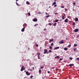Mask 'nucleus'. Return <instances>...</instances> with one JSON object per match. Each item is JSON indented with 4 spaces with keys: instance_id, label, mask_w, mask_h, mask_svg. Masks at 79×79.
I'll return each instance as SVG.
<instances>
[{
    "instance_id": "obj_1",
    "label": "nucleus",
    "mask_w": 79,
    "mask_h": 79,
    "mask_svg": "<svg viewBox=\"0 0 79 79\" xmlns=\"http://www.w3.org/2000/svg\"><path fill=\"white\" fill-rule=\"evenodd\" d=\"M25 69H26V68H24V66H23L21 67L20 71H23V70H25Z\"/></svg>"
},
{
    "instance_id": "obj_2",
    "label": "nucleus",
    "mask_w": 79,
    "mask_h": 79,
    "mask_svg": "<svg viewBox=\"0 0 79 79\" xmlns=\"http://www.w3.org/2000/svg\"><path fill=\"white\" fill-rule=\"evenodd\" d=\"M44 54H45V53H48V52H48V50H47V49H44Z\"/></svg>"
},
{
    "instance_id": "obj_3",
    "label": "nucleus",
    "mask_w": 79,
    "mask_h": 79,
    "mask_svg": "<svg viewBox=\"0 0 79 79\" xmlns=\"http://www.w3.org/2000/svg\"><path fill=\"white\" fill-rule=\"evenodd\" d=\"M26 74L27 75V76H29V75H30V73H29V72L27 71L26 72Z\"/></svg>"
},
{
    "instance_id": "obj_4",
    "label": "nucleus",
    "mask_w": 79,
    "mask_h": 79,
    "mask_svg": "<svg viewBox=\"0 0 79 79\" xmlns=\"http://www.w3.org/2000/svg\"><path fill=\"white\" fill-rule=\"evenodd\" d=\"M78 31H79V29L77 28L74 30V32H78Z\"/></svg>"
},
{
    "instance_id": "obj_5",
    "label": "nucleus",
    "mask_w": 79,
    "mask_h": 79,
    "mask_svg": "<svg viewBox=\"0 0 79 79\" xmlns=\"http://www.w3.org/2000/svg\"><path fill=\"white\" fill-rule=\"evenodd\" d=\"M33 21H34V22H36V21H37V19H35V18H34L33 19Z\"/></svg>"
},
{
    "instance_id": "obj_6",
    "label": "nucleus",
    "mask_w": 79,
    "mask_h": 79,
    "mask_svg": "<svg viewBox=\"0 0 79 79\" xmlns=\"http://www.w3.org/2000/svg\"><path fill=\"white\" fill-rule=\"evenodd\" d=\"M60 44H64V41L63 40H61L59 42Z\"/></svg>"
},
{
    "instance_id": "obj_7",
    "label": "nucleus",
    "mask_w": 79,
    "mask_h": 79,
    "mask_svg": "<svg viewBox=\"0 0 79 79\" xmlns=\"http://www.w3.org/2000/svg\"><path fill=\"white\" fill-rule=\"evenodd\" d=\"M25 29V27H23L21 30L22 32H24V31Z\"/></svg>"
},
{
    "instance_id": "obj_8",
    "label": "nucleus",
    "mask_w": 79,
    "mask_h": 79,
    "mask_svg": "<svg viewBox=\"0 0 79 79\" xmlns=\"http://www.w3.org/2000/svg\"><path fill=\"white\" fill-rule=\"evenodd\" d=\"M68 19H66L64 21V22L65 23H68Z\"/></svg>"
},
{
    "instance_id": "obj_9",
    "label": "nucleus",
    "mask_w": 79,
    "mask_h": 79,
    "mask_svg": "<svg viewBox=\"0 0 79 79\" xmlns=\"http://www.w3.org/2000/svg\"><path fill=\"white\" fill-rule=\"evenodd\" d=\"M75 21H76V22H77V21H78V18H76L75 19Z\"/></svg>"
},
{
    "instance_id": "obj_10",
    "label": "nucleus",
    "mask_w": 79,
    "mask_h": 79,
    "mask_svg": "<svg viewBox=\"0 0 79 79\" xmlns=\"http://www.w3.org/2000/svg\"><path fill=\"white\" fill-rule=\"evenodd\" d=\"M74 64H69V66H70V67H72V66H74Z\"/></svg>"
},
{
    "instance_id": "obj_11",
    "label": "nucleus",
    "mask_w": 79,
    "mask_h": 79,
    "mask_svg": "<svg viewBox=\"0 0 79 79\" xmlns=\"http://www.w3.org/2000/svg\"><path fill=\"white\" fill-rule=\"evenodd\" d=\"M56 2H54L52 4V6H53V5H56Z\"/></svg>"
},
{
    "instance_id": "obj_12",
    "label": "nucleus",
    "mask_w": 79,
    "mask_h": 79,
    "mask_svg": "<svg viewBox=\"0 0 79 79\" xmlns=\"http://www.w3.org/2000/svg\"><path fill=\"white\" fill-rule=\"evenodd\" d=\"M59 48H60V47H56L54 48V50H56V49H59Z\"/></svg>"
},
{
    "instance_id": "obj_13",
    "label": "nucleus",
    "mask_w": 79,
    "mask_h": 79,
    "mask_svg": "<svg viewBox=\"0 0 79 79\" xmlns=\"http://www.w3.org/2000/svg\"><path fill=\"white\" fill-rule=\"evenodd\" d=\"M59 58H60V56H57L55 57V59H56V58H58V59H59Z\"/></svg>"
},
{
    "instance_id": "obj_14",
    "label": "nucleus",
    "mask_w": 79,
    "mask_h": 79,
    "mask_svg": "<svg viewBox=\"0 0 79 79\" xmlns=\"http://www.w3.org/2000/svg\"><path fill=\"white\" fill-rule=\"evenodd\" d=\"M26 3V4H27V5H30V3L28 1H27Z\"/></svg>"
},
{
    "instance_id": "obj_15",
    "label": "nucleus",
    "mask_w": 79,
    "mask_h": 79,
    "mask_svg": "<svg viewBox=\"0 0 79 79\" xmlns=\"http://www.w3.org/2000/svg\"><path fill=\"white\" fill-rule=\"evenodd\" d=\"M36 55H38V56H40V52H38V53H36Z\"/></svg>"
},
{
    "instance_id": "obj_16",
    "label": "nucleus",
    "mask_w": 79,
    "mask_h": 79,
    "mask_svg": "<svg viewBox=\"0 0 79 79\" xmlns=\"http://www.w3.org/2000/svg\"><path fill=\"white\" fill-rule=\"evenodd\" d=\"M49 41H51L49 42V43H50V42H52V41H53V39L49 40Z\"/></svg>"
},
{
    "instance_id": "obj_17",
    "label": "nucleus",
    "mask_w": 79,
    "mask_h": 79,
    "mask_svg": "<svg viewBox=\"0 0 79 79\" xmlns=\"http://www.w3.org/2000/svg\"><path fill=\"white\" fill-rule=\"evenodd\" d=\"M56 24H57L56 23H55L53 25V26H56Z\"/></svg>"
},
{
    "instance_id": "obj_18",
    "label": "nucleus",
    "mask_w": 79,
    "mask_h": 79,
    "mask_svg": "<svg viewBox=\"0 0 79 79\" xmlns=\"http://www.w3.org/2000/svg\"><path fill=\"white\" fill-rule=\"evenodd\" d=\"M64 50H66V51L67 50H68V48H64Z\"/></svg>"
},
{
    "instance_id": "obj_19",
    "label": "nucleus",
    "mask_w": 79,
    "mask_h": 79,
    "mask_svg": "<svg viewBox=\"0 0 79 79\" xmlns=\"http://www.w3.org/2000/svg\"><path fill=\"white\" fill-rule=\"evenodd\" d=\"M15 3H16V5H17V6H19V4H18V2H16Z\"/></svg>"
},
{
    "instance_id": "obj_20",
    "label": "nucleus",
    "mask_w": 79,
    "mask_h": 79,
    "mask_svg": "<svg viewBox=\"0 0 79 79\" xmlns=\"http://www.w3.org/2000/svg\"><path fill=\"white\" fill-rule=\"evenodd\" d=\"M76 48H75L73 49V51L74 52H75V51H76Z\"/></svg>"
},
{
    "instance_id": "obj_21",
    "label": "nucleus",
    "mask_w": 79,
    "mask_h": 79,
    "mask_svg": "<svg viewBox=\"0 0 79 79\" xmlns=\"http://www.w3.org/2000/svg\"><path fill=\"white\" fill-rule=\"evenodd\" d=\"M58 21H59L58 19H56L55 21V23H57V22H58Z\"/></svg>"
},
{
    "instance_id": "obj_22",
    "label": "nucleus",
    "mask_w": 79,
    "mask_h": 79,
    "mask_svg": "<svg viewBox=\"0 0 79 79\" xmlns=\"http://www.w3.org/2000/svg\"><path fill=\"white\" fill-rule=\"evenodd\" d=\"M41 71H42L41 70H39V73H41Z\"/></svg>"
},
{
    "instance_id": "obj_23",
    "label": "nucleus",
    "mask_w": 79,
    "mask_h": 79,
    "mask_svg": "<svg viewBox=\"0 0 79 79\" xmlns=\"http://www.w3.org/2000/svg\"><path fill=\"white\" fill-rule=\"evenodd\" d=\"M74 47H77V44H74Z\"/></svg>"
},
{
    "instance_id": "obj_24",
    "label": "nucleus",
    "mask_w": 79,
    "mask_h": 79,
    "mask_svg": "<svg viewBox=\"0 0 79 79\" xmlns=\"http://www.w3.org/2000/svg\"><path fill=\"white\" fill-rule=\"evenodd\" d=\"M44 68V67L42 66H41L40 67V69H43Z\"/></svg>"
},
{
    "instance_id": "obj_25",
    "label": "nucleus",
    "mask_w": 79,
    "mask_h": 79,
    "mask_svg": "<svg viewBox=\"0 0 79 79\" xmlns=\"http://www.w3.org/2000/svg\"><path fill=\"white\" fill-rule=\"evenodd\" d=\"M71 47V44H69V45L68 46V47Z\"/></svg>"
},
{
    "instance_id": "obj_26",
    "label": "nucleus",
    "mask_w": 79,
    "mask_h": 79,
    "mask_svg": "<svg viewBox=\"0 0 79 79\" xmlns=\"http://www.w3.org/2000/svg\"><path fill=\"white\" fill-rule=\"evenodd\" d=\"M51 46H53V45H54L53 44V43H51Z\"/></svg>"
},
{
    "instance_id": "obj_27",
    "label": "nucleus",
    "mask_w": 79,
    "mask_h": 79,
    "mask_svg": "<svg viewBox=\"0 0 79 79\" xmlns=\"http://www.w3.org/2000/svg\"><path fill=\"white\" fill-rule=\"evenodd\" d=\"M64 15L62 16V18L63 19H64Z\"/></svg>"
},
{
    "instance_id": "obj_28",
    "label": "nucleus",
    "mask_w": 79,
    "mask_h": 79,
    "mask_svg": "<svg viewBox=\"0 0 79 79\" xmlns=\"http://www.w3.org/2000/svg\"><path fill=\"white\" fill-rule=\"evenodd\" d=\"M40 56H38V59H40Z\"/></svg>"
},
{
    "instance_id": "obj_29",
    "label": "nucleus",
    "mask_w": 79,
    "mask_h": 79,
    "mask_svg": "<svg viewBox=\"0 0 79 79\" xmlns=\"http://www.w3.org/2000/svg\"><path fill=\"white\" fill-rule=\"evenodd\" d=\"M30 79H32V78L33 77V76L32 75H31L30 76Z\"/></svg>"
},
{
    "instance_id": "obj_30",
    "label": "nucleus",
    "mask_w": 79,
    "mask_h": 79,
    "mask_svg": "<svg viewBox=\"0 0 79 79\" xmlns=\"http://www.w3.org/2000/svg\"><path fill=\"white\" fill-rule=\"evenodd\" d=\"M52 46H49V49H52Z\"/></svg>"
},
{
    "instance_id": "obj_31",
    "label": "nucleus",
    "mask_w": 79,
    "mask_h": 79,
    "mask_svg": "<svg viewBox=\"0 0 79 79\" xmlns=\"http://www.w3.org/2000/svg\"><path fill=\"white\" fill-rule=\"evenodd\" d=\"M39 25V24H35L34 26H38Z\"/></svg>"
},
{
    "instance_id": "obj_32",
    "label": "nucleus",
    "mask_w": 79,
    "mask_h": 79,
    "mask_svg": "<svg viewBox=\"0 0 79 79\" xmlns=\"http://www.w3.org/2000/svg\"><path fill=\"white\" fill-rule=\"evenodd\" d=\"M70 60H73V58H72L71 57H70L69 58Z\"/></svg>"
},
{
    "instance_id": "obj_33",
    "label": "nucleus",
    "mask_w": 79,
    "mask_h": 79,
    "mask_svg": "<svg viewBox=\"0 0 79 79\" xmlns=\"http://www.w3.org/2000/svg\"><path fill=\"white\" fill-rule=\"evenodd\" d=\"M49 16H50V15H47V16H46V18H48V17H49Z\"/></svg>"
},
{
    "instance_id": "obj_34",
    "label": "nucleus",
    "mask_w": 79,
    "mask_h": 79,
    "mask_svg": "<svg viewBox=\"0 0 79 79\" xmlns=\"http://www.w3.org/2000/svg\"><path fill=\"white\" fill-rule=\"evenodd\" d=\"M76 37H77V39H78V37H79V35H78L76 36Z\"/></svg>"
},
{
    "instance_id": "obj_35",
    "label": "nucleus",
    "mask_w": 79,
    "mask_h": 79,
    "mask_svg": "<svg viewBox=\"0 0 79 79\" xmlns=\"http://www.w3.org/2000/svg\"><path fill=\"white\" fill-rule=\"evenodd\" d=\"M49 26H52V23H49Z\"/></svg>"
},
{
    "instance_id": "obj_36",
    "label": "nucleus",
    "mask_w": 79,
    "mask_h": 79,
    "mask_svg": "<svg viewBox=\"0 0 79 79\" xmlns=\"http://www.w3.org/2000/svg\"><path fill=\"white\" fill-rule=\"evenodd\" d=\"M51 52H52V50H49V53H51Z\"/></svg>"
},
{
    "instance_id": "obj_37",
    "label": "nucleus",
    "mask_w": 79,
    "mask_h": 79,
    "mask_svg": "<svg viewBox=\"0 0 79 79\" xmlns=\"http://www.w3.org/2000/svg\"><path fill=\"white\" fill-rule=\"evenodd\" d=\"M36 47H39V45H38V44H36Z\"/></svg>"
},
{
    "instance_id": "obj_38",
    "label": "nucleus",
    "mask_w": 79,
    "mask_h": 79,
    "mask_svg": "<svg viewBox=\"0 0 79 79\" xmlns=\"http://www.w3.org/2000/svg\"><path fill=\"white\" fill-rule=\"evenodd\" d=\"M75 24H76L75 23V22H74L73 23V26H75Z\"/></svg>"
},
{
    "instance_id": "obj_39",
    "label": "nucleus",
    "mask_w": 79,
    "mask_h": 79,
    "mask_svg": "<svg viewBox=\"0 0 79 79\" xmlns=\"http://www.w3.org/2000/svg\"><path fill=\"white\" fill-rule=\"evenodd\" d=\"M57 6V5H54V7H56Z\"/></svg>"
},
{
    "instance_id": "obj_40",
    "label": "nucleus",
    "mask_w": 79,
    "mask_h": 79,
    "mask_svg": "<svg viewBox=\"0 0 79 79\" xmlns=\"http://www.w3.org/2000/svg\"><path fill=\"white\" fill-rule=\"evenodd\" d=\"M63 60V58H60V59H59V60H60V61H61V60Z\"/></svg>"
},
{
    "instance_id": "obj_41",
    "label": "nucleus",
    "mask_w": 79,
    "mask_h": 79,
    "mask_svg": "<svg viewBox=\"0 0 79 79\" xmlns=\"http://www.w3.org/2000/svg\"><path fill=\"white\" fill-rule=\"evenodd\" d=\"M65 11H68V9H65Z\"/></svg>"
},
{
    "instance_id": "obj_42",
    "label": "nucleus",
    "mask_w": 79,
    "mask_h": 79,
    "mask_svg": "<svg viewBox=\"0 0 79 79\" xmlns=\"http://www.w3.org/2000/svg\"><path fill=\"white\" fill-rule=\"evenodd\" d=\"M61 8H64V7L63 6H61Z\"/></svg>"
},
{
    "instance_id": "obj_43",
    "label": "nucleus",
    "mask_w": 79,
    "mask_h": 79,
    "mask_svg": "<svg viewBox=\"0 0 79 79\" xmlns=\"http://www.w3.org/2000/svg\"><path fill=\"white\" fill-rule=\"evenodd\" d=\"M76 59L77 60H79V58H77Z\"/></svg>"
},
{
    "instance_id": "obj_44",
    "label": "nucleus",
    "mask_w": 79,
    "mask_h": 79,
    "mask_svg": "<svg viewBox=\"0 0 79 79\" xmlns=\"http://www.w3.org/2000/svg\"><path fill=\"white\" fill-rule=\"evenodd\" d=\"M41 13V12H38V14H39V15H40Z\"/></svg>"
},
{
    "instance_id": "obj_45",
    "label": "nucleus",
    "mask_w": 79,
    "mask_h": 79,
    "mask_svg": "<svg viewBox=\"0 0 79 79\" xmlns=\"http://www.w3.org/2000/svg\"><path fill=\"white\" fill-rule=\"evenodd\" d=\"M24 24V26H26V25H27V24H26V23H25Z\"/></svg>"
},
{
    "instance_id": "obj_46",
    "label": "nucleus",
    "mask_w": 79,
    "mask_h": 79,
    "mask_svg": "<svg viewBox=\"0 0 79 79\" xmlns=\"http://www.w3.org/2000/svg\"><path fill=\"white\" fill-rule=\"evenodd\" d=\"M28 15H29V16H30V15H31V14L30 13H28Z\"/></svg>"
},
{
    "instance_id": "obj_47",
    "label": "nucleus",
    "mask_w": 79,
    "mask_h": 79,
    "mask_svg": "<svg viewBox=\"0 0 79 79\" xmlns=\"http://www.w3.org/2000/svg\"><path fill=\"white\" fill-rule=\"evenodd\" d=\"M48 74H50V72L49 71H48Z\"/></svg>"
},
{
    "instance_id": "obj_48",
    "label": "nucleus",
    "mask_w": 79,
    "mask_h": 79,
    "mask_svg": "<svg viewBox=\"0 0 79 79\" xmlns=\"http://www.w3.org/2000/svg\"><path fill=\"white\" fill-rule=\"evenodd\" d=\"M58 69H56V71H58Z\"/></svg>"
},
{
    "instance_id": "obj_49",
    "label": "nucleus",
    "mask_w": 79,
    "mask_h": 79,
    "mask_svg": "<svg viewBox=\"0 0 79 79\" xmlns=\"http://www.w3.org/2000/svg\"><path fill=\"white\" fill-rule=\"evenodd\" d=\"M58 14V13H54V14H55V15H56V14Z\"/></svg>"
},
{
    "instance_id": "obj_50",
    "label": "nucleus",
    "mask_w": 79,
    "mask_h": 79,
    "mask_svg": "<svg viewBox=\"0 0 79 79\" xmlns=\"http://www.w3.org/2000/svg\"><path fill=\"white\" fill-rule=\"evenodd\" d=\"M52 69H54L55 68V67H52Z\"/></svg>"
},
{
    "instance_id": "obj_51",
    "label": "nucleus",
    "mask_w": 79,
    "mask_h": 79,
    "mask_svg": "<svg viewBox=\"0 0 79 79\" xmlns=\"http://www.w3.org/2000/svg\"><path fill=\"white\" fill-rule=\"evenodd\" d=\"M68 38H66V40H68Z\"/></svg>"
},
{
    "instance_id": "obj_52",
    "label": "nucleus",
    "mask_w": 79,
    "mask_h": 79,
    "mask_svg": "<svg viewBox=\"0 0 79 79\" xmlns=\"http://www.w3.org/2000/svg\"><path fill=\"white\" fill-rule=\"evenodd\" d=\"M44 31H47V29H44Z\"/></svg>"
},
{
    "instance_id": "obj_53",
    "label": "nucleus",
    "mask_w": 79,
    "mask_h": 79,
    "mask_svg": "<svg viewBox=\"0 0 79 79\" xmlns=\"http://www.w3.org/2000/svg\"><path fill=\"white\" fill-rule=\"evenodd\" d=\"M73 5H76V3H73Z\"/></svg>"
},
{
    "instance_id": "obj_54",
    "label": "nucleus",
    "mask_w": 79,
    "mask_h": 79,
    "mask_svg": "<svg viewBox=\"0 0 79 79\" xmlns=\"http://www.w3.org/2000/svg\"><path fill=\"white\" fill-rule=\"evenodd\" d=\"M32 69L33 70H34V67H32Z\"/></svg>"
},
{
    "instance_id": "obj_55",
    "label": "nucleus",
    "mask_w": 79,
    "mask_h": 79,
    "mask_svg": "<svg viewBox=\"0 0 79 79\" xmlns=\"http://www.w3.org/2000/svg\"><path fill=\"white\" fill-rule=\"evenodd\" d=\"M45 13L46 15H47V12H45Z\"/></svg>"
},
{
    "instance_id": "obj_56",
    "label": "nucleus",
    "mask_w": 79,
    "mask_h": 79,
    "mask_svg": "<svg viewBox=\"0 0 79 79\" xmlns=\"http://www.w3.org/2000/svg\"><path fill=\"white\" fill-rule=\"evenodd\" d=\"M23 27H24V24H23Z\"/></svg>"
},
{
    "instance_id": "obj_57",
    "label": "nucleus",
    "mask_w": 79,
    "mask_h": 79,
    "mask_svg": "<svg viewBox=\"0 0 79 79\" xmlns=\"http://www.w3.org/2000/svg\"><path fill=\"white\" fill-rule=\"evenodd\" d=\"M51 6H49V8H51Z\"/></svg>"
},
{
    "instance_id": "obj_58",
    "label": "nucleus",
    "mask_w": 79,
    "mask_h": 79,
    "mask_svg": "<svg viewBox=\"0 0 79 79\" xmlns=\"http://www.w3.org/2000/svg\"><path fill=\"white\" fill-rule=\"evenodd\" d=\"M16 2H18V0H16Z\"/></svg>"
},
{
    "instance_id": "obj_59",
    "label": "nucleus",
    "mask_w": 79,
    "mask_h": 79,
    "mask_svg": "<svg viewBox=\"0 0 79 79\" xmlns=\"http://www.w3.org/2000/svg\"><path fill=\"white\" fill-rule=\"evenodd\" d=\"M73 27H75V25H73Z\"/></svg>"
},
{
    "instance_id": "obj_60",
    "label": "nucleus",
    "mask_w": 79,
    "mask_h": 79,
    "mask_svg": "<svg viewBox=\"0 0 79 79\" xmlns=\"http://www.w3.org/2000/svg\"><path fill=\"white\" fill-rule=\"evenodd\" d=\"M59 21H61V20H60Z\"/></svg>"
},
{
    "instance_id": "obj_61",
    "label": "nucleus",
    "mask_w": 79,
    "mask_h": 79,
    "mask_svg": "<svg viewBox=\"0 0 79 79\" xmlns=\"http://www.w3.org/2000/svg\"><path fill=\"white\" fill-rule=\"evenodd\" d=\"M56 0H54V2H55V1H56Z\"/></svg>"
},
{
    "instance_id": "obj_62",
    "label": "nucleus",
    "mask_w": 79,
    "mask_h": 79,
    "mask_svg": "<svg viewBox=\"0 0 79 79\" xmlns=\"http://www.w3.org/2000/svg\"><path fill=\"white\" fill-rule=\"evenodd\" d=\"M28 49H30V48H28Z\"/></svg>"
},
{
    "instance_id": "obj_63",
    "label": "nucleus",
    "mask_w": 79,
    "mask_h": 79,
    "mask_svg": "<svg viewBox=\"0 0 79 79\" xmlns=\"http://www.w3.org/2000/svg\"><path fill=\"white\" fill-rule=\"evenodd\" d=\"M24 72H25H25H26V71H25Z\"/></svg>"
},
{
    "instance_id": "obj_64",
    "label": "nucleus",
    "mask_w": 79,
    "mask_h": 79,
    "mask_svg": "<svg viewBox=\"0 0 79 79\" xmlns=\"http://www.w3.org/2000/svg\"><path fill=\"white\" fill-rule=\"evenodd\" d=\"M31 71H32V70H31Z\"/></svg>"
}]
</instances>
